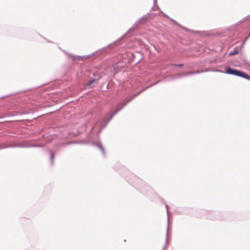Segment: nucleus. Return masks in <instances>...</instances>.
<instances>
[{
	"instance_id": "f257e3e1",
	"label": "nucleus",
	"mask_w": 250,
	"mask_h": 250,
	"mask_svg": "<svg viewBox=\"0 0 250 250\" xmlns=\"http://www.w3.org/2000/svg\"><path fill=\"white\" fill-rule=\"evenodd\" d=\"M226 72L228 74L236 75V76H240V77L244 78L246 79L250 80V76L249 75H248L242 71H239L237 70H235V69H232L230 67H228L226 69Z\"/></svg>"
},
{
	"instance_id": "f03ea898",
	"label": "nucleus",
	"mask_w": 250,
	"mask_h": 250,
	"mask_svg": "<svg viewBox=\"0 0 250 250\" xmlns=\"http://www.w3.org/2000/svg\"><path fill=\"white\" fill-rule=\"evenodd\" d=\"M96 81V80L95 79H93L91 81H90L88 83V84L89 85H90L91 84H92L94 82Z\"/></svg>"
},
{
	"instance_id": "7ed1b4c3",
	"label": "nucleus",
	"mask_w": 250,
	"mask_h": 250,
	"mask_svg": "<svg viewBox=\"0 0 250 250\" xmlns=\"http://www.w3.org/2000/svg\"><path fill=\"white\" fill-rule=\"evenodd\" d=\"M54 156V153H52H52H51V159L52 161H53Z\"/></svg>"
},
{
	"instance_id": "20e7f679",
	"label": "nucleus",
	"mask_w": 250,
	"mask_h": 250,
	"mask_svg": "<svg viewBox=\"0 0 250 250\" xmlns=\"http://www.w3.org/2000/svg\"><path fill=\"white\" fill-rule=\"evenodd\" d=\"M183 65H184V64H183V63H182V64H178V66H180V67H182V66H183Z\"/></svg>"
},
{
	"instance_id": "39448f33",
	"label": "nucleus",
	"mask_w": 250,
	"mask_h": 250,
	"mask_svg": "<svg viewBox=\"0 0 250 250\" xmlns=\"http://www.w3.org/2000/svg\"><path fill=\"white\" fill-rule=\"evenodd\" d=\"M170 65L172 66H178V64H171Z\"/></svg>"
},
{
	"instance_id": "423d86ee",
	"label": "nucleus",
	"mask_w": 250,
	"mask_h": 250,
	"mask_svg": "<svg viewBox=\"0 0 250 250\" xmlns=\"http://www.w3.org/2000/svg\"><path fill=\"white\" fill-rule=\"evenodd\" d=\"M193 73H194L193 72H190V73H189V74H193Z\"/></svg>"
}]
</instances>
